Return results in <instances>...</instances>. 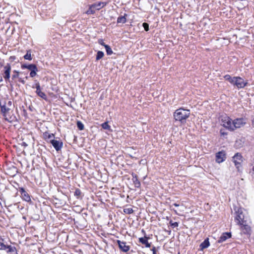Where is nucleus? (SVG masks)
Instances as JSON below:
<instances>
[{
  "instance_id": "2eb2a0df",
  "label": "nucleus",
  "mask_w": 254,
  "mask_h": 254,
  "mask_svg": "<svg viewBox=\"0 0 254 254\" xmlns=\"http://www.w3.org/2000/svg\"><path fill=\"white\" fill-rule=\"evenodd\" d=\"M5 250H6L7 253L9 254H16V250L14 247L7 246Z\"/></svg>"
},
{
  "instance_id": "79ce46f5",
  "label": "nucleus",
  "mask_w": 254,
  "mask_h": 254,
  "mask_svg": "<svg viewBox=\"0 0 254 254\" xmlns=\"http://www.w3.org/2000/svg\"><path fill=\"white\" fill-rule=\"evenodd\" d=\"M252 125L254 127V119H253V121H252Z\"/></svg>"
},
{
  "instance_id": "1a4fd4ad",
  "label": "nucleus",
  "mask_w": 254,
  "mask_h": 254,
  "mask_svg": "<svg viewBox=\"0 0 254 254\" xmlns=\"http://www.w3.org/2000/svg\"><path fill=\"white\" fill-rule=\"evenodd\" d=\"M117 243L119 245L120 249L122 250L124 252H127L129 250V247L128 246L126 245V243L124 242H122L120 240L117 241Z\"/></svg>"
},
{
  "instance_id": "f3484780",
  "label": "nucleus",
  "mask_w": 254,
  "mask_h": 254,
  "mask_svg": "<svg viewBox=\"0 0 254 254\" xmlns=\"http://www.w3.org/2000/svg\"><path fill=\"white\" fill-rule=\"evenodd\" d=\"M36 66L34 64H30L29 65H26V64H22L21 65V68H27L30 70L35 67Z\"/></svg>"
},
{
  "instance_id": "473e14b6",
  "label": "nucleus",
  "mask_w": 254,
  "mask_h": 254,
  "mask_svg": "<svg viewBox=\"0 0 254 254\" xmlns=\"http://www.w3.org/2000/svg\"><path fill=\"white\" fill-rule=\"evenodd\" d=\"M142 25L146 31H147L149 30V25L147 23H143Z\"/></svg>"
},
{
  "instance_id": "5701e85b",
  "label": "nucleus",
  "mask_w": 254,
  "mask_h": 254,
  "mask_svg": "<svg viewBox=\"0 0 254 254\" xmlns=\"http://www.w3.org/2000/svg\"><path fill=\"white\" fill-rule=\"evenodd\" d=\"M94 12L95 9L92 5L90 6L89 9L86 11V13L87 14H93Z\"/></svg>"
},
{
  "instance_id": "f8f14e48",
  "label": "nucleus",
  "mask_w": 254,
  "mask_h": 254,
  "mask_svg": "<svg viewBox=\"0 0 254 254\" xmlns=\"http://www.w3.org/2000/svg\"><path fill=\"white\" fill-rule=\"evenodd\" d=\"M231 235L229 233H225L222 234V235L220 237L219 240H218L219 243H221L225 240H226L228 238H230Z\"/></svg>"
},
{
  "instance_id": "7c9ffc66",
  "label": "nucleus",
  "mask_w": 254,
  "mask_h": 254,
  "mask_svg": "<svg viewBox=\"0 0 254 254\" xmlns=\"http://www.w3.org/2000/svg\"><path fill=\"white\" fill-rule=\"evenodd\" d=\"M77 126L78 128L80 130L83 129V128H84V125H83V124L81 122H80V121L77 122Z\"/></svg>"
},
{
  "instance_id": "58836bf2",
  "label": "nucleus",
  "mask_w": 254,
  "mask_h": 254,
  "mask_svg": "<svg viewBox=\"0 0 254 254\" xmlns=\"http://www.w3.org/2000/svg\"><path fill=\"white\" fill-rule=\"evenodd\" d=\"M185 207L183 205H181V208H180V210H179V211H180V212H182L184 211V210H185Z\"/></svg>"
},
{
  "instance_id": "4be33fe9",
  "label": "nucleus",
  "mask_w": 254,
  "mask_h": 254,
  "mask_svg": "<svg viewBox=\"0 0 254 254\" xmlns=\"http://www.w3.org/2000/svg\"><path fill=\"white\" fill-rule=\"evenodd\" d=\"M104 54L102 51H98L96 56V60H99L104 57Z\"/></svg>"
},
{
  "instance_id": "a211bd4d",
  "label": "nucleus",
  "mask_w": 254,
  "mask_h": 254,
  "mask_svg": "<svg viewBox=\"0 0 254 254\" xmlns=\"http://www.w3.org/2000/svg\"><path fill=\"white\" fill-rule=\"evenodd\" d=\"M36 92L37 94V95L39 96H40L41 98H43V99H44L45 100L47 99V96H46V95L44 92H43L41 91V90L36 91Z\"/></svg>"
},
{
  "instance_id": "6ab92c4d",
  "label": "nucleus",
  "mask_w": 254,
  "mask_h": 254,
  "mask_svg": "<svg viewBox=\"0 0 254 254\" xmlns=\"http://www.w3.org/2000/svg\"><path fill=\"white\" fill-rule=\"evenodd\" d=\"M126 14L125 15V16H120L119 17H118V19H117V22L118 23H125L127 20H126Z\"/></svg>"
},
{
  "instance_id": "393cba45",
  "label": "nucleus",
  "mask_w": 254,
  "mask_h": 254,
  "mask_svg": "<svg viewBox=\"0 0 254 254\" xmlns=\"http://www.w3.org/2000/svg\"><path fill=\"white\" fill-rule=\"evenodd\" d=\"M0 105L1 108V111L3 113H6L9 110V109L6 108L4 105H2L1 102H0Z\"/></svg>"
},
{
  "instance_id": "cd10ccee",
  "label": "nucleus",
  "mask_w": 254,
  "mask_h": 254,
  "mask_svg": "<svg viewBox=\"0 0 254 254\" xmlns=\"http://www.w3.org/2000/svg\"><path fill=\"white\" fill-rule=\"evenodd\" d=\"M133 179L134 180V185L135 186V187H139L140 185V182L137 180V179L136 178V176H135V177H133Z\"/></svg>"
},
{
  "instance_id": "2f4dec72",
  "label": "nucleus",
  "mask_w": 254,
  "mask_h": 254,
  "mask_svg": "<svg viewBox=\"0 0 254 254\" xmlns=\"http://www.w3.org/2000/svg\"><path fill=\"white\" fill-rule=\"evenodd\" d=\"M53 137H54L53 134H50L48 133H45L44 134V137L46 139L51 138Z\"/></svg>"
},
{
  "instance_id": "dca6fc26",
  "label": "nucleus",
  "mask_w": 254,
  "mask_h": 254,
  "mask_svg": "<svg viewBox=\"0 0 254 254\" xmlns=\"http://www.w3.org/2000/svg\"><path fill=\"white\" fill-rule=\"evenodd\" d=\"M139 242L143 244H144L147 248L150 247V245L148 243L147 239L146 238H139Z\"/></svg>"
},
{
  "instance_id": "72a5a7b5",
  "label": "nucleus",
  "mask_w": 254,
  "mask_h": 254,
  "mask_svg": "<svg viewBox=\"0 0 254 254\" xmlns=\"http://www.w3.org/2000/svg\"><path fill=\"white\" fill-rule=\"evenodd\" d=\"M170 224L173 227H176L178 226V223L176 222H173L172 221H170Z\"/></svg>"
},
{
  "instance_id": "423d86ee",
  "label": "nucleus",
  "mask_w": 254,
  "mask_h": 254,
  "mask_svg": "<svg viewBox=\"0 0 254 254\" xmlns=\"http://www.w3.org/2000/svg\"><path fill=\"white\" fill-rule=\"evenodd\" d=\"M235 165L239 171L241 169V164L243 162V157L240 154L237 153L233 158Z\"/></svg>"
},
{
  "instance_id": "ddd939ff",
  "label": "nucleus",
  "mask_w": 254,
  "mask_h": 254,
  "mask_svg": "<svg viewBox=\"0 0 254 254\" xmlns=\"http://www.w3.org/2000/svg\"><path fill=\"white\" fill-rule=\"evenodd\" d=\"M106 3L103 2H99L92 4L94 9L95 10H99L105 5Z\"/></svg>"
},
{
  "instance_id": "f03ea898",
  "label": "nucleus",
  "mask_w": 254,
  "mask_h": 254,
  "mask_svg": "<svg viewBox=\"0 0 254 254\" xmlns=\"http://www.w3.org/2000/svg\"><path fill=\"white\" fill-rule=\"evenodd\" d=\"M190 114L189 110L180 108L175 111L174 113V117L176 121L184 123L190 117Z\"/></svg>"
},
{
  "instance_id": "7ed1b4c3",
  "label": "nucleus",
  "mask_w": 254,
  "mask_h": 254,
  "mask_svg": "<svg viewBox=\"0 0 254 254\" xmlns=\"http://www.w3.org/2000/svg\"><path fill=\"white\" fill-rule=\"evenodd\" d=\"M235 219L238 224L242 225V228H244L246 229V232H248L250 231V227L244 224V215L242 209L240 208L238 209L236 212V216H235Z\"/></svg>"
},
{
  "instance_id": "6e6552de",
  "label": "nucleus",
  "mask_w": 254,
  "mask_h": 254,
  "mask_svg": "<svg viewBox=\"0 0 254 254\" xmlns=\"http://www.w3.org/2000/svg\"><path fill=\"white\" fill-rule=\"evenodd\" d=\"M11 72V66L9 64H6L3 67V77L6 81L10 79V73Z\"/></svg>"
},
{
  "instance_id": "c9c22d12",
  "label": "nucleus",
  "mask_w": 254,
  "mask_h": 254,
  "mask_svg": "<svg viewBox=\"0 0 254 254\" xmlns=\"http://www.w3.org/2000/svg\"><path fill=\"white\" fill-rule=\"evenodd\" d=\"M35 87L36 88V91L41 90L40 85L39 83H37L35 84Z\"/></svg>"
},
{
  "instance_id": "c85d7f7f",
  "label": "nucleus",
  "mask_w": 254,
  "mask_h": 254,
  "mask_svg": "<svg viewBox=\"0 0 254 254\" xmlns=\"http://www.w3.org/2000/svg\"><path fill=\"white\" fill-rule=\"evenodd\" d=\"M13 74L12 75V78L15 79L16 78L18 77L19 75V72L17 70H14L13 71Z\"/></svg>"
},
{
  "instance_id": "f257e3e1",
  "label": "nucleus",
  "mask_w": 254,
  "mask_h": 254,
  "mask_svg": "<svg viewBox=\"0 0 254 254\" xmlns=\"http://www.w3.org/2000/svg\"><path fill=\"white\" fill-rule=\"evenodd\" d=\"M224 77L226 80L228 81L238 89L243 88L248 84L247 80H245L239 76L231 77L229 75H226Z\"/></svg>"
},
{
  "instance_id": "0eeeda50",
  "label": "nucleus",
  "mask_w": 254,
  "mask_h": 254,
  "mask_svg": "<svg viewBox=\"0 0 254 254\" xmlns=\"http://www.w3.org/2000/svg\"><path fill=\"white\" fill-rule=\"evenodd\" d=\"M226 154L225 151H221L216 154V162L219 164L224 162L226 158Z\"/></svg>"
},
{
  "instance_id": "a878e982",
  "label": "nucleus",
  "mask_w": 254,
  "mask_h": 254,
  "mask_svg": "<svg viewBox=\"0 0 254 254\" xmlns=\"http://www.w3.org/2000/svg\"><path fill=\"white\" fill-rule=\"evenodd\" d=\"M24 58L25 60H32L31 52L29 51L27 52V54L24 56Z\"/></svg>"
},
{
  "instance_id": "37998d69",
  "label": "nucleus",
  "mask_w": 254,
  "mask_h": 254,
  "mask_svg": "<svg viewBox=\"0 0 254 254\" xmlns=\"http://www.w3.org/2000/svg\"><path fill=\"white\" fill-rule=\"evenodd\" d=\"M21 82L24 84L25 83V81L24 80H21Z\"/></svg>"
},
{
  "instance_id": "c03bdc74",
  "label": "nucleus",
  "mask_w": 254,
  "mask_h": 254,
  "mask_svg": "<svg viewBox=\"0 0 254 254\" xmlns=\"http://www.w3.org/2000/svg\"><path fill=\"white\" fill-rule=\"evenodd\" d=\"M193 210H191V211H190V212H191V213H193Z\"/></svg>"
},
{
  "instance_id": "e433bc0d",
  "label": "nucleus",
  "mask_w": 254,
  "mask_h": 254,
  "mask_svg": "<svg viewBox=\"0 0 254 254\" xmlns=\"http://www.w3.org/2000/svg\"><path fill=\"white\" fill-rule=\"evenodd\" d=\"M220 134H221V136H225L227 135V133L225 132L224 130H223L222 129H221L220 130Z\"/></svg>"
},
{
  "instance_id": "20e7f679",
  "label": "nucleus",
  "mask_w": 254,
  "mask_h": 254,
  "mask_svg": "<svg viewBox=\"0 0 254 254\" xmlns=\"http://www.w3.org/2000/svg\"><path fill=\"white\" fill-rule=\"evenodd\" d=\"M220 124L224 127L233 130V120L227 116H222L221 117Z\"/></svg>"
},
{
  "instance_id": "f704fd0d",
  "label": "nucleus",
  "mask_w": 254,
  "mask_h": 254,
  "mask_svg": "<svg viewBox=\"0 0 254 254\" xmlns=\"http://www.w3.org/2000/svg\"><path fill=\"white\" fill-rule=\"evenodd\" d=\"M74 194L76 196H79L80 195V191L79 190H76L75 191Z\"/></svg>"
},
{
  "instance_id": "9d476101",
  "label": "nucleus",
  "mask_w": 254,
  "mask_h": 254,
  "mask_svg": "<svg viewBox=\"0 0 254 254\" xmlns=\"http://www.w3.org/2000/svg\"><path fill=\"white\" fill-rule=\"evenodd\" d=\"M50 142H51V144L53 145V146H54V147L57 151L61 149V148L62 147L63 143L58 140L52 139L50 141Z\"/></svg>"
},
{
  "instance_id": "9b49d317",
  "label": "nucleus",
  "mask_w": 254,
  "mask_h": 254,
  "mask_svg": "<svg viewBox=\"0 0 254 254\" xmlns=\"http://www.w3.org/2000/svg\"><path fill=\"white\" fill-rule=\"evenodd\" d=\"M20 192L21 193V197L24 200L27 202L30 201L31 199L29 195L23 188L20 189Z\"/></svg>"
},
{
  "instance_id": "a19ab883",
  "label": "nucleus",
  "mask_w": 254,
  "mask_h": 254,
  "mask_svg": "<svg viewBox=\"0 0 254 254\" xmlns=\"http://www.w3.org/2000/svg\"><path fill=\"white\" fill-rule=\"evenodd\" d=\"M175 213H176V214H177L178 215H182L181 213H178V212H177V211H176V210H175Z\"/></svg>"
},
{
  "instance_id": "bb28decb",
  "label": "nucleus",
  "mask_w": 254,
  "mask_h": 254,
  "mask_svg": "<svg viewBox=\"0 0 254 254\" xmlns=\"http://www.w3.org/2000/svg\"><path fill=\"white\" fill-rule=\"evenodd\" d=\"M6 245L3 242L2 240H0V250H5L6 249Z\"/></svg>"
},
{
  "instance_id": "c756f323",
  "label": "nucleus",
  "mask_w": 254,
  "mask_h": 254,
  "mask_svg": "<svg viewBox=\"0 0 254 254\" xmlns=\"http://www.w3.org/2000/svg\"><path fill=\"white\" fill-rule=\"evenodd\" d=\"M124 211L126 213L131 214L133 212V210L131 208H127L124 209Z\"/></svg>"
},
{
  "instance_id": "4468645a",
  "label": "nucleus",
  "mask_w": 254,
  "mask_h": 254,
  "mask_svg": "<svg viewBox=\"0 0 254 254\" xmlns=\"http://www.w3.org/2000/svg\"><path fill=\"white\" fill-rule=\"evenodd\" d=\"M210 245L208 238L206 239L200 245L201 250L208 248Z\"/></svg>"
},
{
  "instance_id": "aec40b11",
  "label": "nucleus",
  "mask_w": 254,
  "mask_h": 254,
  "mask_svg": "<svg viewBox=\"0 0 254 254\" xmlns=\"http://www.w3.org/2000/svg\"><path fill=\"white\" fill-rule=\"evenodd\" d=\"M37 67L36 66L35 67H34V68H33L32 69H31L30 71V75L31 77H34L36 74H37Z\"/></svg>"
},
{
  "instance_id": "4c0bfd02",
  "label": "nucleus",
  "mask_w": 254,
  "mask_h": 254,
  "mask_svg": "<svg viewBox=\"0 0 254 254\" xmlns=\"http://www.w3.org/2000/svg\"><path fill=\"white\" fill-rule=\"evenodd\" d=\"M98 43L99 44H100V45H102V46H104L105 47V45H106L104 42H103V40L102 39H100L98 40Z\"/></svg>"
},
{
  "instance_id": "412c9836",
  "label": "nucleus",
  "mask_w": 254,
  "mask_h": 254,
  "mask_svg": "<svg viewBox=\"0 0 254 254\" xmlns=\"http://www.w3.org/2000/svg\"><path fill=\"white\" fill-rule=\"evenodd\" d=\"M105 48L106 49V53L107 55H111L113 54V51L111 48L108 45H105Z\"/></svg>"
},
{
  "instance_id": "b1692460",
  "label": "nucleus",
  "mask_w": 254,
  "mask_h": 254,
  "mask_svg": "<svg viewBox=\"0 0 254 254\" xmlns=\"http://www.w3.org/2000/svg\"><path fill=\"white\" fill-rule=\"evenodd\" d=\"M101 126L105 129L111 130V127L108 125V122L102 124Z\"/></svg>"
},
{
  "instance_id": "ea45409f",
  "label": "nucleus",
  "mask_w": 254,
  "mask_h": 254,
  "mask_svg": "<svg viewBox=\"0 0 254 254\" xmlns=\"http://www.w3.org/2000/svg\"><path fill=\"white\" fill-rule=\"evenodd\" d=\"M174 206H176V207H178V206H179V205L178 204H177V203H174Z\"/></svg>"
},
{
  "instance_id": "39448f33",
  "label": "nucleus",
  "mask_w": 254,
  "mask_h": 254,
  "mask_svg": "<svg viewBox=\"0 0 254 254\" xmlns=\"http://www.w3.org/2000/svg\"><path fill=\"white\" fill-rule=\"evenodd\" d=\"M246 123V120L244 118H238L233 120V130L244 127Z\"/></svg>"
}]
</instances>
